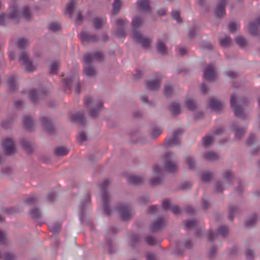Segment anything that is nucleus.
Here are the masks:
<instances>
[{
    "label": "nucleus",
    "instance_id": "obj_1",
    "mask_svg": "<svg viewBox=\"0 0 260 260\" xmlns=\"http://www.w3.org/2000/svg\"><path fill=\"white\" fill-rule=\"evenodd\" d=\"M162 171L173 172L178 169V159L176 155L171 152H167L163 157Z\"/></svg>",
    "mask_w": 260,
    "mask_h": 260
},
{
    "label": "nucleus",
    "instance_id": "obj_2",
    "mask_svg": "<svg viewBox=\"0 0 260 260\" xmlns=\"http://www.w3.org/2000/svg\"><path fill=\"white\" fill-rule=\"evenodd\" d=\"M84 103L90 115L93 118L99 114L103 108V103L100 100L93 99L90 97H85Z\"/></svg>",
    "mask_w": 260,
    "mask_h": 260
},
{
    "label": "nucleus",
    "instance_id": "obj_3",
    "mask_svg": "<svg viewBox=\"0 0 260 260\" xmlns=\"http://www.w3.org/2000/svg\"><path fill=\"white\" fill-rule=\"evenodd\" d=\"M110 183L108 179H105L101 185V191L103 195V205L105 214L109 216L112 213L111 210L109 207V203L111 201V196L108 192V187Z\"/></svg>",
    "mask_w": 260,
    "mask_h": 260
},
{
    "label": "nucleus",
    "instance_id": "obj_4",
    "mask_svg": "<svg viewBox=\"0 0 260 260\" xmlns=\"http://www.w3.org/2000/svg\"><path fill=\"white\" fill-rule=\"evenodd\" d=\"M244 102L241 99L238 98L235 93H233L231 97V106L234 110L235 115L236 117L244 118L246 116V113L243 110Z\"/></svg>",
    "mask_w": 260,
    "mask_h": 260
},
{
    "label": "nucleus",
    "instance_id": "obj_5",
    "mask_svg": "<svg viewBox=\"0 0 260 260\" xmlns=\"http://www.w3.org/2000/svg\"><path fill=\"white\" fill-rule=\"evenodd\" d=\"M222 177L224 179L223 182L218 181L215 184V190L217 192H220L231 184L234 178V174L229 170H225L222 174Z\"/></svg>",
    "mask_w": 260,
    "mask_h": 260
},
{
    "label": "nucleus",
    "instance_id": "obj_6",
    "mask_svg": "<svg viewBox=\"0 0 260 260\" xmlns=\"http://www.w3.org/2000/svg\"><path fill=\"white\" fill-rule=\"evenodd\" d=\"M19 62L27 72H32L36 70V67L32 64L26 52H23L19 57Z\"/></svg>",
    "mask_w": 260,
    "mask_h": 260
},
{
    "label": "nucleus",
    "instance_id": "obj_7",
    "mask_svg": "<svg viewBox=\"0 0 260 260\" xmlns=\"http://www.w3.org/2000/svg\"><path fill=\"white\" fill-rule=\"evenodd\" d=\"M181 132L180 130L175 131L169 135L165 140L164 143L167 147H173L180 145V136Z\"/></svg>",
    "mask_w": 260,
    "mask_h": 260
},
{
    "label": "nucleus",
    "instance_id": "obj_8",
    "mask_svg": "<svg viewBox=\"0 0 260 260\" xmlns=\"http://www.w3.org/2000/svg\"><path fill=\"white\" fill-rule=\"evenodd\" d=\"M117 210L123 220L130 219L134 215L132 208L127 204H120L117 208Z\"/></svg>",
    "mask_w": 260,
    "mask_h": 260
},
{
    "label": "nucleus",
    "instance_id": "obj_9",
    "mask_svg": "<svg viewBox=\"0 0 260 260\" xmlns=\"http://www.w3.org/2000/svg\"><path fill=\"white\" fill-rule=\"evenodd\" d=\"M4 153L11 155L16 153V149L13 141L10 138H5L2 141Z\"/></svg>",
    "mask_w": 260,
    "mask_h": 260
},
{
    "label": "nucleus",
    "instance_id": "obj_10",
    "mask_svg": "<svg viewBox=\"0 0 260 260\" xmlns=\"http://www.w3.org/2000/svg\"><path fill=\"white\" fill-rule=\"evenodd\" d=\"M88 59L89 62L93 63L94 61L103 62L105 60V55L102 51H94L92 53L84 54L83 59L86 60Z\"/></svg>",
    "mask_w": 260,
    "mask_h": 260
},
{
    "label": "nucleus",
    "instance_id": "obj_11",
    "mask_svg": "<svg viewBox=\"0 0 260 260\" xmlns=\"http://www.w3.org/2000/svg\"><path fill=\"white\" fill-rule=\"evenodd\" d=\"M63 80L67 88L70 89L72 85H74L75 86L76 93L77 94L80 93V85L79 82V77L78 75H74L72 77H68L67 78L64 79Z\"/></svg>",
    "mask_w": 260,
    "mask_h": 260
},
{
    "label": "nucleus",
    "instance_id": "obj_12",
    "mask_svg": "<svg viewBox=\"0 0 260 260\" xmlns=\"http://www.w3.org/2000/svg\"><path fill=\"white\" fill-rule=\"evenodd\" d=\"M83 67L84 75L90 78H93L96 76V69L93 64L88 61L87 58L86 60L83 59Z\"/></svg>",
    "mask_w": 260,
    "mask_h": 260
},
{
    "label": "nucleus",
    "instance_id": "obj_13",
    "mask_svg": "<svg viewBox=\"0 0 260 260\" xmlns=\"http://www.w3.org/2000/svg\"><path fill=\"white\" fill-rule=\"evenodd\" d=\"M133 39L139 43L143 48H146L150 46L152 39L143 35L141 32H135Z\"/></svg>",
    "mask_w": 260,
    "mask_h": 260
},
{
    "label": "nucleus",
    "instance_id": "obj_14",
    "mask_svg": "<svg viewBox=\"0 0 260 260\" xmlns=\"http://www.w3.org/2000/svg\"><path fill=\"white\" fill-rule=\"evenodd\" d=\"M153 172L156 176L153 177L150 179V183L152 185H156L160 183L162 181L161 173L162 171L159 165H155L153 167Z\"/></svg>",
    "mask_w": 260,
    "mask_h": 260
},
{
    "label": "nucleus",
    "instance_id": "obj_15",
    "mask_svg": "<svg viewBox=\"0 0 260 260\" xmlns=\"http://www.w3.org/2000/svg\"><path fill=\"white\" fill-rule=\"evenodd\" d=\"M79 37L82 42L86 41L89 43H96L99 41V37L97 35L90 34L85 29L80 32Z\"/></svg>",
    "mask_w": 260,
    "mask_h": 260
},
{
    "label": "nucleus",
    "instance_id": "obj_16",
    "mask_svg": "<svg viewBox=\"0 0 260 260\" xmlns=\"http://www.w3.org/2000/svg\"><path fill=\"white\" fill-rule=\"evenodd\" d=\"M11 9V11L9 14L0 15V25H4L5 21L8 18H11L14 20L19 18L20 14L16 6H13Z\"/></svg>",
    "mask_w": 260,
    "mask_h": 260
},
{
    "label": "nucleus",
    "instance_id": "obj_17",
    "mask_svg": "<svg viewBox=\"0 0 260 260\" xmlns=\"http://www.w3.org/2000/svg\"><path fill=\"white\" fill-rule=\"evenodd\" d=\"M128 21L125 19H119L116 21L117 29L115 32L116 35L118 38H123L125 36L124 27Z\"/></svg>",
    "mask_w": 260,
    "mask_h": 260
},
{
    "label": "nucleus",
    "instance_id": "obj_18",
    "mask_svg": "<svg viewBox=\"0 0 260 260\" xmlns=\"http://www.w3.org/2000/svg\"><path fill=\"white\" fill-rule=\"evenodd\" d=\"M204 78L210 81L215 80L216 78L215 68L213 64H209L204 71Z\"/></svg>",
    "mask_w": 260,
    "mask_h": 260
},
{
    "label": "nucleus",
    "instance_id": "obj_19",
    "mask_svg": "<svg viewBox=\"0 0 260 260\" xmlns=\"http://www.w3.org/2000/svg\"><path fill=\"white\" fill-rule=\"evenodd\" d=\"M228 232L229 229L228 226L221 225L218 228L216 232H210L209 233L208 240L211 242L213 241L218 235H220L223 237H224L228 234Z\"/></svg>",
    "mask_w": 260,
    "mask_h": 260
},
{
    "label": "nucleus",
    "instance_id": "obj_20",
    "mask_svg": "<svg viewBox=\"0 0 260 260\" xmlns=\"http://www.w3.org/2000/svg\"><path fill=\"white\" fill-rule=\"evenodd\" d=\"M144 22L143 17L139 16L135 17L132 22V28L133 32V35L135 32H140L138 29L141 27Z\"/></svg>",
    "mask_w": 260,
    "mask_h": 260
},
{
    "label": "nucleus",
    "instance_id": "obj_21",
    "mask_svg": "<svg viewBox=\"0 0 260 260\" xmlns=\"http://www.w3.org/2000/svg\"><path fill=\"white\" fill-rule=\"evenodd\" d=\"M232 128L235 134V138L237 140L240 139L244 135L246 127H241L237 123H233L232 125Z\"/></svg>",
    "mask_w": 260,
    "mask_h": 260
},
{
    "label": "nucleus",
    "instance_id": "obj_22",
    "mask_svg": "<svg viewBox=\"0 0 260 260\" xmlns=\"http://www.w3.org/2000/svg\"><path fill=\"white\" fill-rule=\"evenodd\" d=\"M46 94L44 90L32 89L29 92V97L33 103H36L40 98L43 97Z\"/></svg>",
    "mask_w": 260,
    "mask_h": 260
},
{
    "label": "nucleus",
    "instance_id": "obj_23",
    "mask_svg": "<svg viewBox=\"0 0 260 260\" xmlns=\"http://www.w3.org/2000/svg\"><path fill=\"white\" fill-rule=\"evenodd\" d=\"M166 225V221L163 218H157L151 224V230L152 232L161 230Z\"/></svg>",
    "mask_w": 260,
    "mask_h": 260
},
{
    "label": "nucleus",
    "instance_id": "obj_24",
    "mask_svg": "<svg viewBox=\"0 0 260 260\" xmlns=\"http://www.w3.org/2000/svg\"><path fill=\"white\" fill-rule=\"evenodd\" d=\"M162 205L164 209L170 210L175 214H178L180 212L179 207L177 205H172L169 199L164 200Z\"/></svg>",
    "mask_w": 260,
    "mask_h": 260
},
{
    "label": "nucleus",
    "instance_id": "obj_25",
    "mask_svg": "<svg viewBox=\"0 0 260 260\" xmlns=\"http://www.w3.org/2000/svg\"><path fill=\"white\" fill-rule=\"evenodd\" d=\"M41 121L45 130L49 134H53L54 132V127L51 121L46 117H43Z\"/></svg>",
    "mask_w": 260,
    "mask_h": 260
},
{
    "label": "nucleus",
    "instance_id": "obj_26",
    "mask_svg": "<svg viewBox=\"0 0 260 260\" xmlns=\"http://www.w3.org/2000/svg\"><path fill=\"white\" fill-rule=\"evenodd\" d=\"M225 6V1L220 0L214 10L216 17L221 18L224 15Z\"/></svg>",
    "mask_w": 260,
    "mask_h": 260
},
{
    "label": "nucleus",
    "instance_id": "obj_27",
    "mask_svg": "<svg viewBox=\"0 0 260 260\" xmlns=\"http://www.w3.org/2000/svg\"><path fill=\"white\" fill-rule=\"evenodd\" d=\"M160 85V80L155 79L147 81L145 83V86L147 89L150 90H158Z\"/></svg>",
    "mask_w": 260,
    "mask_h": 260
},
{
    "label": "nucleus",
    "instance_id": "obj_28",
    "mask_svg": "<svg viewBox=\"0 0 260 260\" xmlns=\"http://www.w3.org/2000/svg\"><path fill=\"white\" fill-rule=\"evenodd\" d=\"M106 18L103 17H95L92 20V25L96 29L101 28L106 23Z\"/></svg>",
    "mask_w": 260,
    "mask_h": 260
},
{
    "label": "nucleus",
    "instance_id": "obj_29",
    "mask_svg": "<svg viewBox=\"0 0 260 260\" xmlns=\"http://www.w3.org/2000/svg\"><path fill=\"white\" fill-rule=\"evenodd\" d=\"M23 124L25 129L27 131H31L34 129L35 122L29 116L23 117Z\"/></svg>",
    "mask_w": 260,
    "mask_h": 260
},
{
    "label": "nucleus",
    "instance_id": "obj_30",
    "mask_svg": "<svg viewBox=\"0 0 260 260\" xmlns=\"http://www.w3.org/2000/svg\"><path fill=\"white\" fill-rule=\"evenodd\" d=\"M204 158L208 161H214L219 160L220 156L217 153L210 151L204 153Z\"/></svg>",
    "mask_w": 260,
    "mask_h": 260
},
{
    "label": "nucleus",
    "instance_id": "obj_31",
    "mask_svg": "<svg viewBox=\"0 0 260 260\" xmlns=\"http://www.w3.org/2000/svg\"><path fill=\"white\" fill-rule=\"evenodd\" d=\"M257 25L255 22H250L248 25V31L251 35L260 37V32L257 28Z\"/></svg>",
    "mask_w": 260,
    "mask_h": 260
},
{
    "label": "nucleus",
    "instance_id": "obj_32",
    "mask_svg": "<svg viewBox=\"0 0 260 260\" xmlns=\"http://www.w3.org/2000/svg\"><path fill=\"white\" fill-rule=\"evenodd\" d=\"M169 111L173 115H178L180 113V106L177 102H172L170 104Z\"/></svg>",
    "mask_w": 260,
    "mask_h": 260
},
{
    "label": "nucleus",
    "instance_id": "obj_33",
    "mask_svg": "<svg viewBox=\"0 0 260 260\" xmlns=\"http://www.w3.org/2000/svg\"><path fill=\"white\" fill-rule=\"evenodd\" d=\"M185 164L190 169H193L196 165L195 158L191 155H186L184 157Z\"/></svg>",
    "mask_w": 260,
    "mask_h": 260
},
{
    "label": "nucleus",
    "instance_id": "obj_34",
    "mask_svg": "<svg viewBox=\"0 0 260 260\" xmlns=\"http://www.w3.org/2000/svg\"><path fill=\"white\" fill-rule=\"evenodd\" d=\"M127 180L128 182L135 184L138 185L142 183L144 181V178L141 176H135L133 175H129Z\"/></svg>",
    "mask_w": 260,
    "mask_h": 260
},
{
    "label": "nucleus",
    "instance_id": "obj_35",
    "mask_svg": "<svg viewBox=\"0 0 260 260\" xmlns=\"http://www.w3.org/2000/svg\"><path fill=\"white\" fill-rule=\"evenodd\" d=\"M71 118L74 122H78L81 124H84L85 121V117L81 112H77L76 114H72Z\"/></svg>",
    "mask_w": 260,
    "mask_h": 260
},
{
    "label": "nucleus",
    "instance_id": "obj_36",
    "mask_svg": "<svg viewBox=\"0 0 260 260\" xmlns=\"http://www.w3.org/2000/svg\"><path fill=\"white\" fill-rule=\"evenodd\" d=\"M137 5L140 11L147 12L149 10V3L148 0H139Z\"/></svg>",
    "mask_w": 260,
    "mask_h": 260
},
{
    "label": "nucleus",
    "instance_id": "obj_37",
    "mask_svg": "<svg viewBox=\"0 0 260 260\" xmlns=\"http://www.w3.org/2000/svg\"><path fill=\"white\" fill-rule=\"evenodd\" d=\"M69 150L65 147L57 146L54 148V153L57 156H61L66 155Z\"/></svg>",
    "mask_w": 260,
    "mask_h": 260
},
{
    "label": "nucleus",
    "instance_id": "obj_38",
    "mask_svg": "<svg viewBox=\"0 0 260 260\" xmlns=\"http://www.w3.org/2000/svg\"><path fill=\"white\" fill-rule=\"evenodd\" d=\"M156 48L157 51L162 55L165 54L167 52L166 46L165 43L159 39L157 41Z\"/></svg>",
    "mask_w": 260,
    "mask_h": 260
},
{
    "label": "nucleus",
    "instance_id": "obj_39",
    "mask_svg": "<svg viewBox=\"0 0 260 260\" xmlns=\"http://www.w3.org/2000/svg\"><path fill=\"white\" fill-rule=\"evenodd\" d=\"M209 103L213 110H218L222 107L221 102L217 99H209Z\"/></svg>",
    "mask_w": 260,
    "mask_h": 260
},
{
    "label": "nucleus",
    "instance_id": "obj_40",
    "mask_svg": "<svg viewBox=\"0 0 260 260\" xmlns=\"http://www.w3.org/2000/svg\"><path fill=\"white\" fill-rule=\"evenodd\" d=\"M17 76L15 75L11 76L9 77L8 83L10 88L12 91H15L17 88L16 81Z\"/></svg>",
    "mask_w": 260,
    "mask_h": 260
},
{
    "label": "nucleus",
    "instance_id": "obj_41",
    "mask_svg": "<svg viewBox=\"0 0 260 260\" xmlns=\"http://www.w3.org/2000/svg\"><path fill=\"white\" fill-rule=\"evenodd\" d=\"M29 214L31 217L34 219L40 218L42 215L40 209L36 207H34L30 209Z\"/></svg>",
    "mask_w": 260,
    "mask_h": 260
},
{
    "label": "nucleus",
    "instance_id": "obj_42",
    "mask_svg": "<svg viewBox=\"0 0 260 260\" xmlns=\"http://www.w3.org/2000/svg\"><path fill=\"white\" fill-rule=\"evenodd\" d=\"M21 143L23 148L28 153L32 151L31 145L30 141L25 138L22 139Z\"/></svg>",
    "mask_w": 260,
    "mask_h": 260
},
{
    "label": "nucleus",
    "instance_id": "obj_43",
    "mask_svg": "<svg viewBox=\"0 0 260 260\" xmlns=\"http://www.w3.org/2000/svg\"><path fill=\"white\" fill-rule=\"evenodd\" d=\"M219 40L220 45L223 47L228 46L231 41L230 38L225 35L223 37L220 36L219 38Z\"/></svg>",
    "mask_w": 260,
    "mask_h": 260
},
{
    "label": "nucleus",
    "instance_id": "obj_44",
    "mask_svg": "<svg viewBox=\"0 0 260 260\" xmlns=\"http://www.w3.org/2000/svg\"><path fill=\"white\" fill-rule=\"evenodd\" d=\"M213 141V136L210 135L205 136L202 139L203 145L206 147H208L212 145Z\"/></svg>",
    "mask_w": 260,
    "mask_h": 260
},
{
    "label": "nucleus",
    "instance_id": "obj_45",
    "mask_svg": "<svg viewBox=\"0 0 260 260\" xmlns=\"http://www.w3.org/2000/svg\"><path fill=\"white\" fill-rule=\"evenodd\" d=\"M61 224L60 222L50 223L48 227L51 232L53 233H57L60 229Z\"/></svg>",
    "mask_w": 260,
    "mask_h": 260
},
{
    "label": "nucleus",
    "instance_id": "obj_46",
    "mask_svg": "<svg viewBox=\"0 0 260 260\" xmlns=\"http://www.w3.org/2000/svg\"><path fill=\"white\" fill-rule=\"evenodd\" d=\"M121 2L120 0H114L113 4L112 13L114 15H117L120 8Z\"/></svg>",
    "mask_w": 260,
    "mask_h": 260
},
{
    "label": "nucleus",
    "instance_id": "obj_47",
    "mask_svg": "<svg viewBox=\"0 0 260 260\" xmlns=\"http://www.w3.org/2000/svg\"><path fill=\"white\" fill-rule=\"evenodd\" d=\"M90 202V195L89 193H87L85 197V201L83 203H82L80 207V214L81 215V217L82 216V214L83 213L84 206L85 204H88Z\"/></svg>",
    "mask_w": 260,
    "mask_h": 260
},
{
    "label": "nucleus",
    "instance_id": "obj_48",
    "mask_svg": "<svg viewBox=\"0 0 260 260\" xmlns=\"http://www.w3.org/2000/svg\"><path fill=\"white\" fill-rule=\"evenodd\" d=\"M235 42L241 47H245L247 44L246 39L242 36H237L235 38Z\"/></svg>",
    "mask_w": 260,
    "mask_h": 260
},
{
    "label": "nucleus",
    "instance_id": "obj_49",
    "mask_svg": "<svg viewBox=\"0 0 260 260\" xmlns=\"http://www.w3.org/2000/svg\"><path fill=\"white\" fill-rule=\"evenodd\" d=\"M75 4V0H70L69 2L67 5V10L69 14V17L72 18V13L73 9L74 8Z\"/></svg>",
    "mask_w": 260,
    "mask_h": 260
},
{
    "label": "nucleus",
    "instance_id": "obj_50",
    "mask_svg": "<svg viewBox=\"0 0 260 260\" xmlns=\"http://www.w3.org/2000/svg\"><path fill=\"white\" fill-rule=\"evenodd\" d=\"M17 44L19 48H23L29 45V41L25 38H21L18 39Z\"/></svg>",
    "mask_w": 260,
    "mask_h": 260
},
{
    "label": "nucleus",
    "instance_id": "obj_51",
    "mask_svg": "<svg viewBox=\"0 0 260 260\" xmlns=\"http://www.w3.org/2000/svg\"><path fill=\"white\" fill-rule=\"evenodd\" d=\"M15 255L13 253H0V259L3 260H14Z\"/></svg>",
    "mask_w": 260,
    "mask_h": 260
},
{
    "label": "nucleus",
    "instance_id": "obj_52",
    "mask_svg": "<svg viewBox=\"0 0 260 260\" xmlns=\"http://www.w3.org/2000/svg\"><path fill=\"white\" fill-rule=\"evenodd\" d=\"M186 106L187 108L191 110L194 109L197 106L196 103L191 99H187L186 100Z\"/></svg>",
    "mask_w": 260,
    "mask_h": 260
},
{
    "label": "nucleus",
    "instance_id": "obj_53",
    "mask_svg": "<svg viewBox=\"0 0 260 260\" xmlns=\"http://www.w3.org/2000/svg\"><path fill=\"white\" fill-rule=\"evenodd\" d=\"M229 219L230 221H233L234 214L238 211V207L237 206H229Z\"/></svg>",
    "mask_w": 260,
    "mask_h": 260
},
{
    "label": "nucleus",
    "instance_id": "obj_54",
    "mask_svg": "<svg viewBox=\"0 0 260 260\" xmlns=\"http://www.w3.org/2000/svg\"><path fill=\"white\" fill-rule=\"evenodd\" d=\"M162 132V130L158 127H154L152 129L150 133V137L152 138H155L159 136Z\"/></svg>",
    "mask_w": 260,
    "mask_h": 260
},
{
    "label": "nucleus",
    "instance_id": "obj_55",
    "mask_svg": "<svg viewBox=\"0 0 260 260\" xmlns=\"http://www.w3.org/2000/svg\"><path fill=\"white\" fill-rule=\"evenodd\" d=\"M59 66L60 63L58 61H55L52 63L50 66V72L53 74H57Z\"/></svg>",
    "mask_w": 260,
    "mask_h": 260
},
{
    "label": "nucleus",
    "instance_id": "obj_56",
    "mask_svg": "<svg viewBox=\"0 0 260 260\" xmlns=\"http://www.w3.org/2000/svg\"><path fill=\"white\" fill-rule=\"evenodd\" d=\"M257 221V218L253 216L245 221V224L247 227L250 228L253 226Z\"/></svg>",
    "mask_w": 260,
    "mask_h": 260
},
{
    "label": "nucleus",
    "instance_id": "obj_57",
    "mask_svg": "<svg viewBox=\"0 0 260 260\" xmlns=\"http://www.w3.org/2000/svg\"><path fill=\"white\" fill-rule=\"evenodd\" d=\"M48 28L53 31H56L60 29V25L56 22H52L49 24Z\"/></svg>",
    "mask_w": 260,
    "mask_h": 260
},
{
    "label": "nucleus",
    "instance_id": "obj_58",
    "mask_svg": "<svg viewBox=\"0 0 260 260\" xmlns=\"http://www.w3.org/2000/svg\"><path fill=\"white\" fill-rule=\"evenodd\" d=\"M185 228L190 230L196 225V221L194 220H188L184 221Z\"/></svg>",
    "mask_w": 260,
    "mask_h": 260
},
{
    "label": "nucleus",
    "instance_id": "obj_59",
    "mask_svg": "<svg viewBox=\"0 0 260 260\" xmlns=\"http://www.w3.org/2000/svg\"><path fill=\"white\" fill-rule=\"evenodd\" d=\"M239 25L234 22H231L229 24L228 28L229 31L232 32H235L238 29Z\"/></svg>",
    "mask_w": 260,
    "mask_h": 260
},
{
    "label": "nucleus",
    "instance_id": "obj_60",
    "mask_svg": "<svg viewBox=\"0 0 260 260\" xmlns=\"http://www.w3.org/2000/svg\"><path fill=\"white\" fill-rule=\"evenodd\" d=\"M145 241L150 245H154L157 244L156 239L151 236H147L145 238Z\"/></svg>",
    "mask_w": 260,
    "mask_h": 260
},
{
    "label": "nucleus",
    "instance_id": "obj_61",
    "mask_svg": "<svg viewBox=\"0 0 260 260\" xmlns=\"http://www.w3.org/2000/svg\"><path fill=\"white\" fill-rule=\"evenodd\" d=\"M172 93V88L168 83H166L164 88V94L166 96H169Z\"/></svg>",
    "mask_w": 260,
    "mask_h": 260
},
{
    "label": "nucleus",
    "instance_id": "obj_62",
    "mask_svg": "<svg viewBox=\"0 0 260 260\" xmlns=\"http://www.w3.org/2000/svg\"><path fill=\"white\" fill-rule=\"evenodd\" d=\"M212 177V174L209 172H204L201 176V179L203 181L207 182L210 180Z\"/></svg>",
    "mask_w": 260,
    "mask_h": 260
},
{
    "label": "nucleus",
    "instance_id": "obj_63",
    "mask_svg": "<svg viewBox=\"0 0 260 260\" xmlns=\"http://www.w3.org/2000/svg\"><path fill=\"white\" fill-rule=\"evenodd\" d=\"M140 238L139 236L135 234H133L131 236V245L133 247L136 244L139 243Z\"/></svg>",
    "mask_w": 260,
    "mask_h": 260
},
{
    "label": "nucleus",
    "instance_id": "obj_64",
    "mask_svg": "<svg viewBox=\"0 0 260 260\" xmlns=\"http://www.w3.org/2000/svg\"><path fill=\"white\" fill-rule=\"evenodd\" d=\"M38 200V198L36 196H31L25 199L24 202L26 205L31 204L36 202Z\"/></svg>",
    "mask_w": 260,
    "mask_h": 260
}]
</instances>
